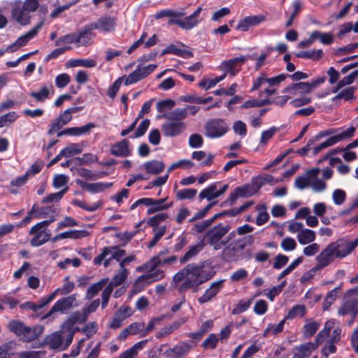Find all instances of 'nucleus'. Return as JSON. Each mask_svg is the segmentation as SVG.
Masks as SVG:
<instances>
[{
    "mask_svg": "<svg viewBox=\"0 0 358 358\" xmlns=\"http://www.w3.org/2000/svg\"><path fill=\"white\" fill-rule=\"evenodd\" d=\"M358 245V238L353 241L339 238L329 243L317 257L318 264L315 269L329 265L336 258L343 259L350 255Z\"/></svg>",
    "mask_w": 358,
    "mask_h": 358,
    "instance_id": "nucleus-1",
    "label": "nucleus"
},
{
    "mask_svg": "<svg viewBox=\"0 0 358 358\" xmlns=\"http://www.w3.org/2000/svg\"><path fill=\"white\" fill-rule=\"evenodd\" d=\"M187 276L178 290L180 293L187 289H193V292L198 291V287L210 280L215 275V272L205 268L203 263L198 265L194 263L188 264L185 266Z\"/></svg>",
    "mask_w": 358,
    "mask_h": 358,
    "instance_id": "nucleus-2",
    "label": "nucleus"
},
{
    "mask_svg": "<svg viewBox=\"0 0 358 358\" xmlns=\"http://www.w3.org/2000/svg\"><path fill=\"white\" fill-rule=\"evenodd\" d=\"M8 329L10 332L20 337L23 342L29 343L37 338L44 331L41 325L31 328L26 326L22 321L13 320L8 324Z\"/></svg>",
    "mask_w": 358,
    "mask_h": 358,
    "instance_id": "nucleus-3",
    "label": "nucleus"
},
{
    "mask_svg": "<svg viewBox=\"0 0 358 358\" xmlns=\"http://www.w3.org/2000/svg\"><path fill=\"white\" fill-rule=\"evenodd\" d=\"M230 229V224L223 225L222 223H220L208 230L204 234L203 238L206 240L208 245L213 247L214 250H219L231 240V237H227L226 240H222V238Z\"/></svg>",
    "mask_w": 358,
    "mask_h": 358,
    "instance_id": "nucleus-4",
    "label": "nucleus"
},
{
    "mask_svg": "<svg viewBox=\"0 0 358 358\" xmlns=\"http://www.w3.org/2000/svg\"><path fill=\"white\" fill-rule=\"evenodd\" d=\"M326 80L325 76L313 79L310 82H299L292 83L282 91L283 93H289L292 95H304L311 93L313 89L322 85Z\"/></svg>",
    "mask_w": 358,
    "mask_h": 358,
    "instance_id": "nucleus-5",
    "label": "nucleus"
},
{
    "mask_svg": "<svg viewBox=\"0 0 358 358\" xmlns=\"http://www.w3.org/2000/svg\"><path fill=\"white\" fill-rule=\"evenodd\" d=\"M229 130L228 124L222 118H211L204 125V135L210 139L219 138L224 136Z\"/></svg>",
    "mask_w": 358,
    "mask_h": 358,
    "instance_id": "nucleus-6",
    "label": "nucleus"
},
{
    "mask_svg": "<svg viewBox=\"0 0 358 358\" xmlns=\"http://www.w3.org/2000/svg\"><path fill=\"white\" fill-rule=\"evenodd\" d=\"M76 302L75 294H71L66 297H62L57 300L52 306L50 310L41 317V320L48 319L52 316L55 313L59 312L61 314H67L73 307Z\"/></svg>",
    "mask_w": 358,
    "mask_h": 358,
    "instance_id": "nucleus-7",
    "label": "nucleus"
},
{
    "mask_svg": "<svg viewBox=\"0 0 358 358\" xmlns=\"http://www.w3.org/2000/svg\"><path fill=\"white\" fill-rule=\"evenodd\" d=\"M150 272V273L141 275L137 278L134 284V290L135 292H141L145 286L164 277V271L162 270L158 269Z\"/></svg>",
    "mask_w": 358,
    "mask_h": 358,
    "instance_id": "nucleus-8",
    "label": "nucleus"
},
{
    "mask_svg": "<svg viewBox=\"0 0 358 358\" xmlns=\"http://www.w3.org/2000/svg\"><path fill=\"white\" fill-rule=\"evenodd\" d=\"M255 194V193L250 184L238 186L230 194L227 199L221 204V206H232L239 197L248 198Z\"/></svg>",
    "mask_w": 358,
    "mask_h": 358,
    "instance_id": "nucleus-9",
    "label": "nucleus"
},
{
    "mask_svg": "<svg viewBox=\"0 0 358 358\" xmlns=\"http://www.w3.org/2000/svg\"><path fill=\"white\" fill-rule=\"evenodd\" d=\"M195 343L192 341H185L176 345L172 348L167 349L163 352L166 357L169 358L181 357L188 354L189 350L194 348Z\"/></svg>",
    "mask_w": 358,
    "mask_h": 358,
    "instance_id": "nucleus-10",
    "label": "nucleus"
},
{
    "mask_svg": "<svg viewBox=\"0 0 358 358\" xmlns=\"http://www.w3.org/2000/svg\"><path fill=\"white\" fill-rule=\"evenodd\" d=\"M186 129V124L182 121L169 120L162 125L163 134L166 137H176L180 136Z\"/></svg>",
    "mask_w": 358,
    "mask_h": 358,
    "instance_id": "nucleus-11",
    "label": "nucleus"
},
{
    "mask_svg": "<svg viewBox=\"0 0 358 358\" xmlns=\"http://www.w3.org/2000/svg\"><path fill=\"white\" fill-rule=\"evenodd\" d=\"M248 56L241 55L224 61L222 63V70L229 73L231 76H235L240 71L241 66L248 60Z\"/></svg>",
    "mask_w": 358,
    "mask_h": 358,
    "instance_id": "nucleus-12",
    "label": "nucleus"
},
{
    "mask_svg": "<svg viewBox=\"0 0 358 358\" xmlns=\"http://www.w3.org/2000/svg\"><path fill=\"white\" fill-rule=\"evenodd\" d=\"M32 227L29 229V235L33 236L30 240V245L32 247H39L46 243L48 241L51 240V231L50 229H39L36 230V231L32 232Z\"/></svg>",
    "mask_w": 358,
    "mask_h": 358,
    "instance_id": "nucleus-13",
    "label": "nucleus"
},
{
    "mask_svg": "<svg viewBox=\"0 0 358 358\" xmlns=\"http://www.w3.org/2000/svg\"><path fill=\"white\" fill-rule=\"evenodd\" d=\"M64 334H65L61 330L54 331L45 338L44 343L48 345L51 350L60 349L61 350H64L63 347L66 336Z\"/></svg>",
    "mask_w": 358,
    "mask_h": 358,
    "instance_id": "nucleus-14",
    "label": "nucleus"
},
{
    "mask_svg": "<svg viewBox=\"0 0 358 358\" xmlns=\"http://www.w3.org/2000/svg\"><path fill=\"white\" fill-rule=\"evenodd\" d=\"M224 280H220L211 283L210 287L198 299L200 304L206 303L214 298L222 289Z\"/></svg>",
    "mask_w": 358,
    "mask_h": 358,
    "instance_id": "nucleus-15",
    "label": "nucleus"
},
{
    "mask_svg": "<svg viewBox=\"0 0 358 358\" xmlns=\"http://www.w3.org/2000/svg\"><path fill=\"white\" fill-rule=\"evenodd\" d=\"M148 205L147 206L148 207L147 210V214L151 215L154 214L157 212L163 211L165 210L169 209L171 208L173 205V203H165L166 200L168 199V197L166 198H162L159 199H155L153 198H149Z\"/></svg>",
    "mask_w": 358,
    "mask_h": 358,
    "instance_id": "nucleus-16",
    "label": "nucleus"
},
{
    "mask_svg": "<svg viewBox=\"0 0 358 358\" xmlns=\"http://www.w3.org/2000/svg\"><path fill=\"white\" fill-rule=\"evenodd\" d=\"M12 17L21 25L30 23V15L27 10L22 6L21 2L16 3L12 10Z\"/></svg>",
    "mask_w": 358,
    "mask_h": 358,
    "instance_id": "nucleus-17",
    "label": "nucleus"
},
{
    "mask_svg": "<svg viewBox=\"0 0 358 358\" xmlns=\"http://www.w3.org/2000/svg\"><path fill=\"white\" fill-rule=\"evenodd\" d=\"M76 183L83 189H85L93 194L103 192L104 190L110 187L113 185L112 182L88 183L80 179L76 180Z\"/></svg>",
    "mask_w": 358,
    "mask_h": 358,
    "instance_id": "nucleus-18",
    "label": "nucleus"
},
{
    "mask_svg": "<svg viewBox=\"0 0 358 358\" xmlns=\"http://www.w3.org/2000/svg\"><path fill=\"white\" fill-rule=\"evenodd\" d=\"M129 142L127 139H122V141L113 145L110 148L111 155L115 157H126L130 156L131 151L129 147Z\"/></svg>",
    "mask_w": 358,
    "mask_h": 358,
    "instance_id": "nucleus-19",
    "label": "nucleus"
},
{
    "mask_svg": "<svg viewBox=\"0 0 358 358\" xmlns=\"http://www.w3.org/2000/svg\"><path fill=\"white\" fill-rule=\"evenodd\" d=\"M89 235L90 233L86 230H69L55 235L51 239V241L56 242L59 240L64 238L80 239L85 238Z\"/></svg>",
    "mask_w": 358,
    "mask_h": 358,
    "instance_id": "nucleus-20",
    "label": "nucleus"
},
{
    "mask_svg": "<svg viewBox=\"0 0 358 358\" xmlns=\"http://www.w3.org/2000/svg\"><path fill=\"white\" fill-rule=\"evenodd\" d=\"M51 92L54 93V87L52 83L44 84L41 89L37 91H32L29 96L34 98L38 102L43 103L48 99Z\"/></svg>",
    "mask_w": 358,
    "mask_h": 358,
    "instance_id": "nucleus-21",
    "label": "nucleus"
},
{
    "mask_svg": "<svg viewBox=\"0 0 358 358\" xmlns=\"http://www.w3.org/2000/svg\"><path fill=\"white\" fill-rule=\"evenodd\" d=\"M95 27H96V26L91 23L86 24L78 34H76L77 43L81 45L89 44L92 39V30L95 29Z\"/></svg>",
    "mask_w": 358,
    "mask_h": 358,
    "instance_id": "nucleus-22",
    "label": "nucleus"
},
{
    "mask_svg": "<svg viewBox=\"0 0 358 358\" xmlns=\"http://www.w3.org/2000/svg\"><path fill=\"white\" fill-rule=\"evenodd\" d=\"M318 345L315 343L308 342L301 344L294 348L296 352L294 353L292 358H306L308 357L312 352L317 348Z\"/></svg>",
    "mask_w": 358,
    "mask_h": 358,
    "instance_id": "nucleus-23",
    "label": "nucleus"
},
{
    "mask_svg": "<svg viewBox=\"0 0 358 358\" xmlns=\"http://www.w3.org/2000/svg\"><path fill=\"white\" fill-rule=\"evenodd\" d=\"M43 22H38L34 28H32L31 30L25 33L24 34L20 36L17 41L15 43V45H17L19 47H22L27 45V43L32 39L34 37H35L39 29H41L43 27Z\"/></svg>",
    "mask_w": 358,
    "mask_h": 358,
    "instance_id": "nucleus-24",
    "label": "nucleus"
},
{
    "mask_svg": "<svg viewBox=\"0 0 358 358\" xmlns=\"http://www.w3.org/2000/svg\"><path fill=\"white\" fill-rule=\"evenodd\" d=\"M144 169L146 173L152 175H158L164 171L165 165L162 161L150 160L144 163Z\"/></svg>",
    "mask_w": 358,
    "mask_h": 358,
    "instance_id": "nucleus-25",
    "label": "nucleus"
},
{
    "mask_svg": "<svg viewBox=\"0 0 358 358\" xmlns=\"http://www.w3.org/2000/svg\"><path fill=\"white\" fill-rule=\"evenodd\" d=\"M222 259L227 262H237L240 259L238 249L236 246L229 244L222 252Z\"/></svg>",
    "mask_w": 358,
    "mask_h": 358,
    "instance_id": "nucleus-26",
    "label": "nucleus"
},
{
    "mask_svg": "<svg viewBox=\"0 0 358 358\" xmlns=\"http://www.w3.org/2000/svg\"><path fill=\"white\" fill-rule=\"evenodd\" d=\"M91 24L96 26L95 29H101L104 31L108 32L113 29L115 25V20L110 16H105L100 17L97 22Z\"/></svg>",
    "mask_w": 358,
    "mask_h": 358,
    "instance_id": "nucleus-27",
    "label": "nucleus"
},
{
    "mask_svg": "<svg viewBox=\"0 0 358 358\" xmlns=\"http://www.w3.org/2000/svg\"><path fill=\"white\" fill-rule=\"evenodd\" d=\"M204 241H200L196 245H192L185 255L180 258L181 263H185L191 258L196 256L205 247Z\"/></svg>",
    "mask_w": 358,
    "mask_h": 358,
    "instance_id": "nucleus-28",
    "label": "nucleus"
},
{
    "mask_svg": "<svg viewBox=\"0 0 358 358\" xmlns=\"http://www.w3.org/2000/svg\"><path fill=\"white\" fill-rule=\"evenodd\" d=\"M295 56L301 59H309L313 61L320 60L323 56V51L321 49L300 51L295 54Z\"/></svg>",
    "mask_w": 358,
    "mask_h": 358,
    "instance_id": "nucleus-29",
    "label": "nucleus"
},
{
    "mask_svg": "<svg viewBox=\"0 0 358 358\" xmlns=\"http://www.w3.org/2000/svg\"><path fill=\"white\" fill-rule=\"evenodd\" d=\"M297 239L300 244L306 245L315 241V234L313 230L306 229L298 234Z\"/></svg>",
    "mask_w": 358,
    "mask_h": 358,
    "instance_id": "nucleus-30",
    "label": "nucleus"
},
{
    "mask_svg": "<svg viewBox=\"0 0 358 358\" xmlns=\"http://www.w3.org/2000/svg\"><path fill=\"white\" fill-rule=\"evenodd\" d=\"M107 278H102L99 282L93 283L92 285L89 287L86 292V296L87 299H92L94 297L103 287V286L107 283Z\"/></svg>",
    "mask_w": 358,
    "mask_h": 358,
    "instance_id": "nucleus-31",
    "label": "nucleus"
},
{
    "mask_svg": "<svg viewBox=\"0 0 358 358\" xmlns=\"http://www.w3.org/2000/svg\"><path fill=\"white\" fill-rule=\"evenodd\" d=\"M173 23L179 26L180 28L189 30L196 27L199 22L197 20H194L191 15L185 17L183 20H175Z\"/></svg>",
    "mask_w": 358,
    "mask_h": 358,
    "instance_id": "nucleus-32",
    "label": "nucleus"
},
{
    "mask_svg": "<svg viewBox=\"0 0 358 358\" xmlns=\"http://www.w3.org/2000/svg\"><path fill=\"white\" fill-rule=\"evenodd\" d=\"M69 65L71 67L83 66L86 68H93L96 65V62L92 59H76L69 60Z\"/></svg>",
    "mask_w": 358,
    "mask_h": 358,
    "instance_id": "nucleus-33",
    "label": "nucleus"
},
{
    "mask_svg": "<svg viewBox=\"0 0 358 358\" xmlns=\"http://www.w3.org/2000/svg\"><path fill=\"white\" fill-rule=\"evenodd\" d=\"M72 203L74 206L80 208L85 210H87L88 212H94L99 209L102 205L101 201H97L96 203H92V205H87L85 201L80 199H73Z\"/></svg>",
    "mask_w": 358,
    "mask_h": 358,
    "instance_id": "nucleus-34",
    "label": "nucleus"
},
{
    "mask_svg": "<svg viewBox=\"0 0 358 358\" xmlns=\"http://www.w3.org/2000/svg\"><path fill=\"white\" fill-rule=\"evenodd\" d=\"M95 127L96 124L93 122H89L82 127H71L72 136H80L83 135H88L91 133L92 129Z\"/></svg>",
    "mask_w": 358,
    "mask_h": 358,
    "instance_id": "nucleus-35",
    "label": "nucleus"
},
{
    "mask_svg": "<svg viewBox=\"0 0 358 358\" xmlns=\"http://www.w3.org/2000/svg\"><path fill=\"white\" fill-rule=\"evenodd\" d=\"M169 217V215L166 213H158L151 217H150L147 221V224L149 227H153V231L157 230L159 228L158 225L165 221Z\"/></svg>",
    "mask_w": 358,
    "mask_h": 358,
    "instance_id": "nucleus-36",
    "label": "nucleus"
},
{
    "mask_svg": "<svg viewBox=\"0 0 358 358\" xmlns=\"http://www.w3.org/2000/svg\"><path fill=\"white\" fill-rule=\"evenodd\" d=\"M82 146L77 143H71L61 150V155L65 157H70L82 152Z\"/></svg>",
    "mask_w": 358,
    "mask_h": 358,
    "instance_id": "nucleus-37",
    "label": "nucleus"
},
{
    "mask_svg": "<svg viewBox=\"0 0 358 358\" xmlns=\"http://www.w3.org/2000/svg\"><path fill=\"white\" fill-rule=\"evenodd\" d=\"M216 189H217V183L213 182V183L210 184L208 187L205 188L200 192V194L199 195V199H206L208 201H211L215 198H217V196H215V193H216Z\"/></svg>",
    "mask_w": 358,
    "mask_h": 358,
    "instance_id": "nucleus-38",
    "label": "nucleus"
},
{
    "mask_svg": "<svg viewBox=\"0 0 358 358\" xmlns=\"http://www.w3.org/2000/svg\"><path fill=\"white\" fill-rule=\"evenodd\" d=\"M306 307L303 305H296L294 306L287 313V315L284 319L287 320H292L297 316H300L301 317H303L306 314Z\"/></svg>",
    "mask_w": 358,
    "mask_h": 358,
    "instance_id": "nucleus-39",
    "label": "nucleus"
},
{
    "mask_svg": "<svg viewBox=\"0 0 358 358\" xmlns=\"http://www.w3.org/2000/svg\"><path fill=\"white\" fill-rule=\"evenodd\" d=\"M143 79H144V77L141 73V66L138 65L134 71L128 75L127 78L124 80V85L127 86L136 83Z\"/></svg>",
    "mask_w": 358,
    "mask_h": 358,
    "instance_id": "nucleus-40",
    "label": "nucleus"
},
{
    "mask_svg": "<svg viewBox=\"0 0 358 358\" xmlns=\"http://www.w3.org/2000/svg\"><path fill=\"white\" fill-rule=\"evenodd\" d=\"M341 285L329 292L323 301L324 310L328 309L337 298L338 292L341 289Z\"/></svg>",
    "mask_w": 358,
    "mask_h": 358,
    "instance_id": "nucleus-41",
    "label": "nucleus"
},
{
    "mask_svg": "<svg viewBox=\"0 0 358 358\" xmlns=\"http://www.w3.org/2000/svg\"><path fill=\"white\" fill-rule=\"evenodd\" d=\"M68 190L69 187H65L63 189L58 192L50 194L42 199L41 203H48L54 201H59L62 199V197L68 192Z\"/></svg>",
    "mask_w": 358,
    "mask_h": 358,
    "instance_id": "nucleus-42",
    "label": "nucleus"
},
{
    "mask_svg": "<svg viewBox=\"0 0 358 358\" xmlns=\"http://www.w3.org/2000/svg\"><path fill=\"white\" fill-rule=\"evenodd\" d=\"M313 37L319 39L322 44L330 45L334 41V36L330 32L322 33L319 31H313Z\"/></svg>",
    "mask_w": 358,
    "mask_h": 358,
    "instance_id": "nucleus-43",
    "label": "nucleus"
},
{
    "mask_svg": "<svg viewBox=\"0 0 358 358\" xmlns=\"http://www.w3.org/2000/svg\"><path fill=\"white\" fill-rule=\"evenodd\" d=\"M168 253V250H165L164 251H161L158 255L152 257L150 261L146 262L144 266L149 269L150 271H153L156 269V268L160 265H162V262H160V257Z\"/></svg>",
    "mask_w": 358,
    "mask_h": 358,
    "instance_id": "nucleus-44",
    "label": "nucleus"
},
{
    "mask_svg": "<svg viewBox=\"0 0 358 358\" xmlns=\"http://www.w3.org/2000/svg\"><path fill=\"white\" fill-rule=\"evenodd\" d=\"M356 91V87H350L347 89L343 90L341 92H339L337 95H336L332 100L336 99H345V101H350L355 99L354 93Z\"/></svg>",
    "mask_w": 358,
    "mask_h": 358,
    "instance_id": "nucleus-45",
    "label": "nucleus"
},
{
    "mask_svg": "<svg viewBox=\"0 0 358 358\" xmlns=\"http://www.w3.org/2000/svg\"><path fill=\"white\" fill-rule=\"evenodd\" d=\"M128 273L127 268H120V272L112 278L109 285H111L112 287L120 285L127 279Z\"/></svg>",
    "mask_w": 358,
    "mask_h": 358,
    "instance_id": "nucleus-46",
    "label": "nucleus"
},
{
    "mask_svg": "<svg viewBox=\"0 0 358 358\" xmlns=\"http://www.w3.org/2000/svg\"><path fill=\"white\" fill-rule=\"evenodd\" d=\"M303 261V257L300 256L294 260L285 269H284L278 277V280H280L289 275Z\"/></svg>",
    "mask_w": 358,
    "mask_h": 358,
    "instance_id": "nucleus-47",
    "label": "nucleus"
},
{
    "mask_svg": "<svg viewBox=\"0 0 358 358\" xmlns=\"http://www.w3.org/2000/svg\"><path fill=\"white\" fill-rule=\"evenodd\" d=\"M18 117L19 115L15 111H10L0 116V128L14 122Z\"/></svg>",
    "mask_w": 358,
    "mask_h": 358,
    "instance_id": "nucleus-48",
    "label": "nucleus"
},
{
    "mask_svg": "<svg viewBox=\"0 0 358 358\" xmlns=\"http://www.w3.org/2000/svg\"><path fill=\"white\" fill-rule=\"evenodd\" d=\"M196 193V189H182L177 192L176 198L180 200L192 199L195 197Z\"/></svg>",
    "mask_w": 358,
    "mask_h": 358,
    "instance_id": "nucleus-49",
    "label": "nucleus"
},
{
    "mask_svg": "<svg viewBox=\"0 0 358 358\" xmlns=\"http://www.w3.org/2000/svg\"><path fill=\"white\" fill-rule=\"evenodd\" d=\"M150 124V121L149 119H144L142 120V122L140 123L138 127H137V129L134 132L133 136L131 138H138L145 135L147 130L149 128V126Z\"/></svg>",
    "mask_w": 358,
    "mask_h": 358,
    "instance_id": "nucleus-50",
    "label": "nucleus"
},
{
    "mask_svg": "<svg viewBox=\"0 0 358 358\" xmlns=\"http://www.w3.org/2000/svg\"><path fill=\"white\" fill-rule=\"evenodd\" d=\"M253 204L252 201H247L244 203L239 208H234L229 210H224L225 214L227 216L229 217H235L237 215L241 213L242 212L247 210L248 208H250Z\"/></svg>",
    "mask_w": 358,
    "mask_h": 358,
    "instance_id": "nucleus-51",
    "label": "nucleus"
},
{
    "mask_svg": "<svg viewBox=\"0 0 358 358\" xmlns=\"http://www.w3.org/2000/svg\"><path fill=\"white\" fill-rule=\"evenodd\" d=\"M319 327H320L319 323H317L315 321H312V322H310L306 324L303 327L304 336L306 338H310V337L313 336L317 331Z\"/></svg>",
    "mask_w": 358,
    "mask_h": 358,
    "instance_id": "nucleus-52",
    "label": "nucleus"
},
{
    "mask_svg": "<svg viewBox=\"0 0 358 358\" xmlns=\"http://www.w3.org/2000/svg\"><path fill=\"white\" fill-rule=\"evenodd\" d=\"M252 301V298L248 301H239L236 307L233 309L232 314L237 315L246 311L250 308Z\"/></svg>",
    "mask_w": 358,
    "mask_h": 358,
    "instance_id": "nucleus-53",
    "label": "nucleus"
},
{
    "mask_svg": "<svg viewBox=\"0 0 358 358\" xmlns=\"http://www.w3.org/2000/svg\"><path fill=\"white\" fill-rule=\"evenodd\" d=\"M166 230V227L162 226L157 230L154 231L155 235H154L152 239L151 240V241L148 245V248H153L159 241V240L162 238V236L165 234Z\"/></svg>",
    "mask_w": 358,
    "mask_h": 358,
    "instance_id": "nucleus-54",
    "label": "nucleus"
},
{
    "mask_svg": "<svg viewBox=\"0 0 358 358\" xmlns=\"http://www.w3.org/2000/svg\"><path fill=\"white\" fill-rule=\"evenodd\" d=\"M336 143L334 136L329 138L326 141L321 143L318 145L315 146L313 149V155L314 156L317 155L320 151L322 150L332 146Z\"/></svg>",
    "mask_w": 358,
    "mask_h": 358,
    "instance_id": "nucleus-55",
    "label": "nucleus"
},
{
    "mask_svg": "<svg viewBox=\"0 0 358 358\" xmlns=\"http://www.w3.org/2000/svg\"><path fill=\"white\" fill-rule=\"evenodd\" d=\"M71 81V77L68 73H63L59 74L55 78V85L58 88L65 87Z\"/></svg>",
    "mask_w": 358,
    "mask_h": 358,
    "instance_id": "nucleus-56",
    "label": "nucleus"
},
{
    "mask_svg": "<svg viewBox=\"0 0 358 358\" xmlns=\"http://www.w3.org/2000/svg\"><path fill=\"white\" fill-rule=\"evenodd\" d=\"M187 115L186 108H176L171 113L168 119L173 121H182L186 118Z\"/></svg>",
    "mask_w": 358,
    "mask_h": 358,
    "instance_id": "nucleus-57",
    "label": "nucleus"
},
{
    "mask_svg": "<svg viewBox=\"0 0 358 358\" xmlns=\"http://www.w3.org/2000/svg\"><path fill=\"white\" fill-rule=\"evenodd\" d=\"M77 43L76 41V34H66L63 36L59 37L56 41H55V45L59 46L62 43L64 44H71V43Z\"/></svg>",
    "mask_w": 358,
    "mask_h": 358,
    "instance_id": "nucleus-58",
    "label": "nucleus"
},
{
    "mask_svg": "<svg viewBox=\"0 0 358 358\" xmlns=\"http://www.w3.org/2000/svg\"><path fill=\"white\" fill-rule=\"evenodd\" d=\"M59 291V288H57L53 292H52L50 295L41 298L37 303V307H38V310L41 308H43L44 306L49 304L56 297Z\"/></svg>",
    "mask_w": 358,
    "mask_h": 358,
    "instance_id": "nucleus-59",
    "label": "nucleus"
},
{
    "mask_svg": "<svg viewBox=\"0 0 358 358\" xmlns=\"http://www.w3.org/2000/svg\"><path fill=\"white\" fill-rule=\"evenodd\" d=\"M219 338L215 334H210L203 342L202 347L203 348L215 349L218 343Z\"/></svg>",
    "mask_w": 358,
    "mask_h": 358,
    "instance_id": "nucleus-60",
    "label": "nucleus"
},
{
    "mask_svg": "<svg viewBox=\"0 0 358 358\" xmlns=\"http://www.w3.org/2000/svg\"><path fill=\"white\" fill-rule=\"evenodd\" d=\"M122 78H119L113 82V83L108 87L107 95L112 99H113L117 93L118 92L121 86Z\"/></svg>",
    "mask_w": 358,
    "mask_h": 358,
    "instance_id": "nucleus-61",
    "label": "nucleus"
},
{
    "mask_svg": "<svg viewBox=\"0 0 358 358\" xmlns=\"http://www.w3.org/2000/svg\"><path fill=\"white\" fill-rule=\"evenodd\" d=\"M289 261V257L283 254H278L274 258L273 268L275 269H280L285 266Z\"/></svg>",
    "mask_w": 358,
    "mask_h": 358,
    "instance_id": "nucleus-62",
    "label": "nucleus"
},
{
    "mask_svg": "<svg viewBox=\"0 0 358 358\" xmlns=\"http://www.w3.org/2000/svg\"><path fill=\"white\" fill-rule=\"evenodd\" d=\"M203 144V137L199 134L190 135L189 138V145L192 148H201Z\"/></svg>",
    "mask_w": 358,
    "mask_h": 358,
    "instance_id": "nucleus-63",
    "label": "nucleus"
},
{
    "mask_svg": "<svg viewBox=\"0 0 358 358\" xmlns=\"http://www.w3.org/2000/svg\"><path fill=\"white\" fill-rule=\"evenodd\" d=\"M175 104L176 103L173 100L165 99L159 101L157 103L156 108L159 112L163 113L167 110L172 108L175 106Z\"/></svg>",
    "mask_w": 358,
    "mask_h": 358,
    "instance_id": "nucleus-64",
    "label": "nucleus"
}]
</instances>
